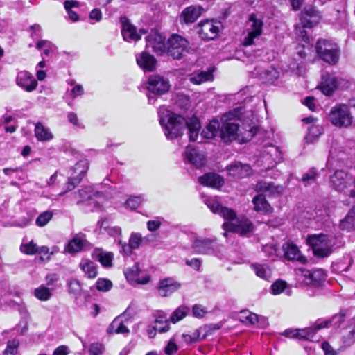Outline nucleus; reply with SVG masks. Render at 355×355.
<instances>
[{
  "mask_svg": "<svg viewBox=\"0 0 355 355\" xmlns=\"http://www.w3.org/2000/svg\"><path fill=\"white\" fill-rule=\"evenodd\" d=\"M158 115L159 123L168 139H173L182 135L187 126L189 130L190 141L197 140L200 124L196 117H192L186 121L184 117L171 112L164 106L159 108Z\"/></svg>",
  "mask_w": 355,
  "mask_h": 355,
  "instance_id": "nucleus-1",
  "label": "nucleus"
},
{
  "mask_svg": "<svg viewBox=\"0 0 355 355\" xmlns=\"http://www.w3.org/2000/svg\"><path fill=\"white\" fill-rule=\"evenodd\" d=\"M205 202L212 212L220 215L227 220L223 225L225 232H233L241 235H245L253 231L254 226L250 220L246 218H237L233 209L222 207L216 199L208 198Z\"/></svg>",
  "mask_w": 355,
  "mask_h": 355,
  "instance_id": "nucleus-2",
  "label": "nucleus"
},
{
  "mask_svg": "<svg viewBox=\"0 0 355 355\" xmlns=\"http://www.w3.org/2000/svg\"><path fill=\"white\" fill-rule=\"evenodd\" d=\"M344 315H334L331 319L318 322L314 326L303 329L286 330L285 334L290 338H298L301 339L314 340L316 331L322 328L334 327H338L344 321Z\"/></svg>",
  "mask_w": 355,
  "mask_h": 355,
  "instance_id": "nucleus-3",
  "label": "nucleus"
},
{
  "mask_svg": "<svg viewBox=\"0 0 355 355\" xmlns=\"http://www.w3.org/2000/svg\"><path fill=\"white\" fill-rule=\"evenodd\" d=\"M223 121L220 135L225 142H230L236 139L241 141H247L254 135V130L252 128L243 130L239 128V124L234 121L227 120V118L223 119Z\"/></svg>",
  "mask_w": 355,
  "mask_h": 355,
  "instance_id": "nucleus-4",
  "label": "nucleus"
},
{
  "mask_svg": "<svg viewBox=\"0 0 355 355\" xmlns=\"http://www.w3.org/2000/svg\"><path fill=\"white\" fill-rule=\"evenodd\" d=\"M306 242L311 247L316 257H326L331 254L335 245L336 239L327 234H312L307 236Z\"/></svg>",
  "mask_w": 355,
  "mask_h": 355,
  "instance_id": "nucleus-5",
  "label": "nucleus"
},
{
  "mask_svg": "<svg viewBox=\"0 0 355 355\" xmlns=\"http://www.w3.org/2000/svg\"><path fill=\"white\" fill-rule=\"evenodd\" d=\"M320 12L312 6L305 7L300 17V24L295 27L296 34L306 44L309 42V38L304 28H312L320 21Z\"/></svg>",
  "mask_w": 355,
  "mask_h": 355,
  "instance_id": "nucleus-6",
  "label": "nucleus"
},
{
  "mask_svg": "<svg viewBox=\"0 0 355 355\" xmlns=\"http://www.w3.org/2000/svg\"><path fill=\"white\" fill-rule=\"evenodd\" d=\"M318 56L329 64H335L340 58V49L338 44L327 40H319L316 44Z\"/></svg>",
  "mask_w": 355,
  "mask_h": 355,
  "instance_id": "nucleus-7",
  "label": "nucleus"
},
{
  "mask_svg": "<svg viewBox=\"0 0 355 355\" xmlns=\"http://www.w3.org/2000/svg\"><path fill=\"white\" fill-rule=\"evenodd\" d=\"M328 119L338 128H347L353 121L349 106L345 104H338L333 107L328 115Z\"/></svg>",
  "mask_w": 355,
  "mask_h": 355,
  "instance_id": "nucleus-8",
  "label": "nucleus"
},
{
  "mask_svg": "<svg viewBox=\"0 0 355 355\" xmlns=\"http://www.w3.org/2000/svg\"><path fill=\"white\" fill-rule=\"evenodd\" d=\"M263 20L256 14H251L246 24L247 35L244 38L243 44L250 46L254 44V40L262 33Z\"/></svg>",
  "mask_w": 355,
  "mask_h": 355,
  "instance_id": "nucleus-9",
  "label": "nucleus"
},
{
  "mask_svg": "<svg viewBox=\"0 0 355 355\" xmlns=\"http://www.w3.org/2000/svg\"><path fill=\"white\" fill-rule=\"evenodd\" d=\"M188 41L178 35H173L167 41L168 55L173 59L179 60L187 51Z\"/></svg>",
  "mask_w": 355,
  "mask_h": 355,
  "instance_id": "nucleus-10",
  "label": "nucleus"
},
{
  "mask_svg": "<svg viewBox=\"0 0 355 355\" xmlns=\"http://www.w3.org/2000/svg\"><path fill=\"white\" fill-rule=\"evenodd\" d=\"M78 203H84L92 207L91 210H98L100 208L101 195L95 192L92 187H87L80 190L78 193Z\"/></svg>",
  "mask_w": 355,
  "mask_h": 355,
  "instance_id": "nucleus-11",
  "label": "nucleus"
},
{
  "mask_svg": "<svg viewBox=\"0 0 355 355\" xmlns=\"http://www.w3.org/2000/svg\"><path fill=\"white\" fill-rule=\"evenodd\" d=\"M198 33L202 40H211L217 37L220 28L219 22L212 20L201 21L198 25Z\"/></svg>",
  "mask_w": 355,
  "mask_h": 355,
  "instance_id": "nucleus-12",
  "label": "nucleus"
},
{
  "mask_svg": "<svg viewBox=\"0 0 355 355\" xmlns=\"http://www.w3.org/2000/svg\"><path fill=\"white\" fill-rule=\"evenodd\" d=\"M184 159L185 162L191 164L196 168L204 166L207 162L205 154L190 145L186 148Z\"/></svg>",
  "mask_w": 355,
  "mask_h": 355,
  "instance_id": "nucleus-13",
  "label": "nucleus"
},
{
  "mask_svg": "<svg viewBox=\"0 0 355 355\" xmlns=\"http://www.w3.org/2000/svg\"><path fill=\"white\" fill-rule=\"evenodd\" d=\"M165 37L156 31H153L146 37L147 49L151 48L157 55H162L166 52V44L165 42Z\"/></svg>",
  "mask_w": 355,
  "mask_h": 355,
  "instance_id": "nucleus-14",
  "label": "nucleus"
},
{
  "mask_svg": "<svg viewBox=\"0 0 355 355\" xmlns=\"http://www.w3.org/2000/svg\"><path fill=\"white\" fill-rule=\"evenodd\" d=\"M170 84L166 78L158 75L150 76L147 83L148 90L155 94L162 95L166 93Z\"/></svg>",
  "mask_w": 355,
  "mask_h": 355,
  "instance_id": "nucleus-15",
  "label": "nucleus"
},
{
  "mask_svg": "<svg viewBox=\"0 0 355 355\" xmlns=\"http://www.w3.org/2000/svg\"><path fill=\"white\" fill-rule=\"evenodd\" d=\"M89 165L87 161L81 160L76 164L70 171L67 190L70 191L78 184L87 171Z\"/></svg>",
  "mask_w": 355,
  "mask_h": 355,
  "instance_id": "nucleus-16",
  "label": "nucleus"
},
{
  "mask_svg": "<svg viewBox=\"0 0 355 355\" xmlns=\"http://www.w3.org/2000/svg\"><path fill=\"white\" fill-rule=\"evenodd\" d=\"M144 239L140 233L133 232L130 234L128 243L118 241V245L120 246V253L124 256H129L132 253V250L138 249L142 244Z\"/></svg>",
  "mask_w": 355,
  "mask_h": 355,
  "instance_id": "nucleus-17",
  "label": "nucleus"
},
{
  "mask_svg": "<svg viewBox=\"0 0 355 355\" xmlns=\"http://www.w3.org/2000/svg\"><path fill=\"white\" fill-rule=\"evenodd\" d=\"M121 33L124 40L128 42L137 41L140 40L141 35L145 34L146 31L140 29L139 32L135 26L132 25L125 17L121 18Z\"/></svg>",
  "mask_w": 355,
  "mask_h": 355,
  "instance_id": "nucleus-18",
  "label": "nucleus"
},
{
  "mask_svg": "<svg viewBox=\"0 0 355 355\" xmlns=\"http://www.w3.org/2000/svg\"><path fill=\"white\" fill-rule=\"evenodd\" d=\"M16 84L27 92L34 91L37 86V82L34 76L27 71L17 73Z\"/></svg>",
  "mask_w": 355,
  "mask_h": 355,
  "instance_id": "nucleus-19",
  "label": "nucleus"
},
{
  "mask_svg": "<svg viewBox=\"0 0 355 355\" xmlns=\"http://www.w3.org/2000/svg\"><path fill=\"white\" fill-rule=\"evenodd\" d=\"M342 81L343 80L334 75L324 74L320 87L324 94L329 96L338 87Z\"/></svg>",
  "mask_w": 355,
  "mask_h": 355,
  "instance_id": "nucleus-20",
  "label": "nucleus"
},
{
  "mask_svg": "<svg viewBox=\"0 0 355 355\" xmlns=\"http://www.w3.org/2000/svg\"><path fill=\"white\" fill-rule=\"evenodd\" d=\"M204 8L200 6H191L187 7L182 12L180 20L185 24H193L202 14Z\"/></svg>",
  "mask_w": 355,
  "mask_h": 355,
  "instance_id": "nucleus-21",
  "label": "nucleus"
},
{
  "mask_svg": "<svg viewBox=\"0 0 355 355\" xmlns=\"http://www.w3.org/2000/svg\"><path fill=\"white\" fill-rule=\"evenodd\" d=\"M193 249L198 254H209L216 250V243L211 239H196L192 245Z\"/></svg>",
  "mask_w": 355,
  "mask_h": 355,
  "instance_id": "nucleus-22",
  "label": "nucleus"
},
{
  "mask_svg": "<svg viewBox=\"0 0 355 355\" xmlns=\"http://www.w3.org/2000/svg\"><path fill=\"white\" fill-rule=\"evenodd\" d=\"M228 175L235 178H243L251 173V167L249 164L235 162L226 168Z\"/></svg>",
  "mask_w": 355,
  "mask_h": 355,
  "instance_id": "nucleus-23",
  "label": "nucleus"
},
{
  "mask_svg": "<svg viewBox=\"0 0 355 355\" xmlns=\"http://www.w3.org/2000/svg\"><path fill=\"white\" fill-rule=\"evenodd\" d=\"M141 273V270L138 263H136L132 267L127 268L125 271V275L129 282L140 284H147L150 280V277L147 275L140 276Z\"/></svg>",
  "mask_w": 355,
  "mask_h": 355,
  "instance_id": "nucleus-24",
  "label": "nucleus"
},
{
  "mask_svg": "<svg viewBox=\"0 0 355 355\" xmlns=\"http://www.w3.org/2000/svg\"><path fill=\"white\" fill-rule=\"evenodd\" d=\"M180 288V284L171 278L161 280L158 287V294L162 297H167L178 290Z\"/></svg>",
  "mask_w": 355,
  "mask_h": 355,
  "instance_id": "nucleus-25",
  "label": "nucleus"
},
{
  "mask_svg": "<svg viewBox=\"0 0 355 355\" xmlns=\"http://www.w3.org/2000/svg\"><path fill=\"white\" fill-rule=\"evenodd\" d=\"M137 64L145 71H152L156 68L155 58L146 52H142L136 55Z\"/></svg>",
  "mask_w": 355,
  "mask_h": 355,
  "instance_id": "nucleus-26",
  "label": "nucleus"
},
{
  "mask_svg": "<svg viewBox=\"0 0 355 355\" xmlns=\"http://www.w3.org/2000/svg\"><path fill=\"white\" fill-rule=\"evenodd\" d=\"M283 249L284 250V256L287 259L297 261L302 263L306 262V258L301 254L297 245L287 243L283 245Z\"/></svg>",
  "mask_w": 355,
  "mask_h": 355,
  "instance_id": "nucleus-27",
  "label": "nucleus"
},
{
  "mask_svg": "<svg viewBox=\"0 0 355 355\" xmlns=\"http://www.w3.org/2000/svg\"><path fill=\"white\" fill-rule=\"evenodd\" d=\"M198 182L205 186L220 188L224 183L223 178L215 173H207L198 179Z\"/></svg>",
  "mask_w": 355,
  "mask_h": 355,
  "instance_id": "nucleus-28",
  "label": "nucleus"
},
{
  "mask_svg": "<svg viewBox=\"0 0 355 355\" xmlns=\"http://www.w3.org/2000/svg\"><path fill=\"white\" fill-rule=\"evenodd\" d=\"M263 157L268 163L277 164L282 159V155L279 148L273 145L266 147L263 151Z\"/></svg>",
  "mask_w": 355,
  "mask_h": 355,
  "instance_id": "nucleus-29",
  "label": "nucleus"
},
{
  "mask_svg": "<svg viewBox=\"0 0 355 355\" xmlns=\"http://www.w3.org/2000/svg\"><path fill=\"white\" fill-rule=\"evenodd\" d=\"M79 267L89 279H94L98 275L97 266L89 259H82L79 263Z\"/></svg>",
  "mask_w": 355,
  "mask_h": 355,
  "instance_id": "nucleus-30",
  "label": "nucleus"
},
{
  "mask_svg": "<svg viewBox=\"0 0 355 355\" xmlns=\"http://www.w3.org/2000/svg\"><path fill=\"white\" fill-rule=\"evenodd\" d=\"M251 268L259 278L267 281L272 278V270L267 264L253 263Z\"/></svg>",
  "mask_w": 355,
  "mask_h": 355,
  "instance_id": "nucleus-31",
  "label": "nucleus"
},
{
  "mask_svg": "<svg viewBox=\"0 0 355 355\" xmlns=\"http://www.w3.org/2000/svg\"><path fill=\"white\" fill-rule=\"evenodd\" d=\"M252 202L254 204V209L257 211H262L263 213H269L272 208L266 200L265 196L258 194L253 198Z\"/></svg>",
  "mask_w": 355,
  "mask_h": 355,
  "instance_id": "nucleus-32",
  "label": "nucleus"
},
{
  "mask_svg": "<svg viewBox=\"0 0 355 355\" xmlns=\"http://www.w3.org/2000/svg\"><path fill=\"white\" fill-rule=\"evenodd\" d=\"M34 132L35 137L40 141H49L53 137L50 130L40 123L35 125Z\"/></svg>",
  "mask_w": 355,
  "mask_h": 355,
  "instance_id": "nucleus-33",
  "label": "nucleus"
},
{
  "mask_svg": "<svg viewBox=\"0 0 355 355\" xmlns=\"http://www.w3.org/2000/svg\"><path fill=\"white\" fill-rule=\"evenodd\" d=\"M355 225V209L349 211L345 217L340 221L339 227L342 230L350 231Z\"/></svg>",
  "mask_w": 355,
  "mask_h": 355,
  "instance_id": "nucleus-34",
  "label": "nucleus"
},
{
  "mask_svg": "<svg viewBox=\"0 0 355 355\" xmlns=\"http://www.w3.org/2000/svg\"><path fill=\"white\" fill-rule=\"evenodd\" d=\"M107 332L109 334H128L129 329L123 324L121 317H118L110 324Z\"/></svg>",
  "mask_w": 355,
  "mask_h": 355,
  "instance_id": "nucleus-35",
  "label": "nucleus"
},
{
  "mask_svg": "<svg viewBox=\"0 0 355 355\" xmlns=\"http://www.w3.org/2000/svg\"><path fill=\"white\" fill-rule=\"evenodd\" d=\"M205 330V328H199L196 329L191 334H183L182 337L184 342L187 345H191L193 343L198 342L205 338L206 335H201V333Z\"/></svg>",
  "mask_w": 355,
  "mask_h": 355,
  "instance_id": "nucleus-36",
  "label": "nucleus"
},
{
  "mask_svg": "<svg viewBox=\"0 0 355 355\" xmlns=\"http://www.w3.org/2000/svg\"><path fill=\"white\" fill-rule=\"evenodd\" d=\"M85 244V241L76 236L69 241L65 250L70 254L76 253L83 250Z\"/></svg>",
  "mask_w": 355,
  "mask_h": 355,
  "instance_id": "nucleus-37",
  "label": "nucleus"
},
{
  "mask_svg": "<svg viewBox=\"0 0 355 355\" xmlns=\"http://www.w3.org/2000/svg\"><path fill=\"white\" fill-rule=\"evenodd\" d=\"M295 273L297 279L301 284L311 286V270H309L303 268H300L296 269Z\"/></svg>",
  "mask_w": 355,
  "mask_h": 355,
  "instance_id": "nucleus-38",
  "label": "nucleus"
},
{
  "mask_svg": "<svg viewBox=\"0 0 355 355\" xmlns=\"http://www.w3.org/2000/svg\"><path fill=\"white\" fill-rule=\"evenodd\" d=\"M213 79V75L211 71H202L194 73L189 78L190 82L195 85H200L204 82Z\"/></svg>",
  "mask_w": 355,
  "mask_h": 355,
  "instance_id": "nucleus-39",
  "label": "nucleus"
},
{
  "mask_svg": "<svg viewBox=\"0 0 355 355\" xmlns=\"http://www.w3.org/2000/svg\"><path fill=\"white\" fill-rule=\"evenodd\" d=\"M33 295L37 300L42 302L48 301L53 295L51 291L44 284L35 288Z\"/></svg>",
  "mask_w": 355,
  "mask_h": 355,
  "instance_id": "nucleus-40",
  "label": "nucleus"
},
{
  "mask_svg": "<svg viewBox=\"0 0 355 355\" xmlns=\"http://www.w3.org/2000/svg\"><path fill=\"white\" fill-rule=\"evenodd\" d=\"M318 173L315 168H311L306 173H304L301 182L305 186H309L316 182V179L318 176Z\"/></svg>",
  "mask_w": 355,
  "mask_h": 355,
  "instance_id": "nucleus-41",
  "label": "nucleus"
},
{
  "mask_svg": "<svg viewBox=\"0 0 355 355\" xmlns=\"http://www.w3.org/2000/svg\"><path fill=\"white\" fill-rule=\"evenodd\" d=\"M189 309L185 306L177 308L169 318L170 322L175 324L182 320L189 313Z\"/></svg>",
  "mask_w": 355,
  "mask_h": 355,
  "instance_id": "nucleus-42",
  "label": "nucleus"
},
{
  "mask_svg": "<svg viewBox=\"0 0 355 355\" xmlns=\"http://www.w3.org/2000/svg\"><path fill=\"white\" fill-rule=\"evenodd\" d=\"M219 128L220 129L219 122L216 120L211 121L207 125L206 129L202 130V135L206 138H212L216 135Z\"/></svg>",
  "mask_w": 355,
  "mask_h": 355,
  "instance_id": "nucleus-43",
  "label": "nucleus"
},
{
  "mask_svg": "<svg viewBox=\"0 0 355 355\" xmlns=\"http://www.w3.org/2000/svg\"><path fill=\"white\" fill-rule=\"evenodd\" d=\"M261 77L266 83H272L279 78V71L273 67H269L261 74Z\"/></svg>",
  "mask_w": 355,
  "mask_h": 355,
  "instance_id": "nucleus-44",
  "label": "nucleus"
},
{
  "mask_svg": "<svg viewBox=\"0 0 355 355\" xmlns=\"http://www.w3.org/2000/svg\"><path fill=\"white\" fill-rule=\"evenodd\" d=\"M54 215V211H45L41 213L36 218L35 224L38 227H44L52 219Z\"/></svg>",
  "mask_w": 355,
  "mask_h": 355,
  "instance_id": "nucleus-45",
  "label": "nucleus"
},
{
  "mask_svg": "<svg viewBox=\"0 0 355 355\" xmlns=\"http://www.w3.org/2000/svg\"><path fill=\"white\" fill-rule=\"evenodd\" d=\"M257 189L259 191L270 193H279L280 187H276L272 182H259L257 184Z\"/></svg>",
  "mask_w": 355,
  "mask_h": 355,
  "instance_id": "nucleus-46",
  "label": "nucleus"
},
{
  "mask_svg": "<svg viewBox=\"0 0 355 355\" xmlns=\"http://www.w3.org/2000/svg\"><path fill=\"white\" fill-rule=\"evenodd\" d=\"M311 286H318L321 282L324 281L326 274L322 269L316 268L311 270Z\"/></svg>",
  "mask_w": 355,
  "mask_h": 355,
  "instance_id": "nucleus-47",
  "label": "nucleus"
},
{
  "mask_svg": "<svg viewBox=\"0 0 355 355\" xmlns=\"http://www.w3.org/2000/svg\"><path fill=\"white\" fill-rule=\"evenodd\" d=\"M37 48L42 50V53L48 56L53 51L54 45L49 41L40 40L37 43Z\"/></svg>",
  "mask_w": 355,
  "mask_h": 355,
  "instance_id": "nucleus-48",
  "label": "nucleus"
},
{
  "mask_svg": "<svg viewBox=\"0 0 355 355\" xmlns=\"http://www.w3.org/2000/svg\"><path fill=\"white\" fill-rule=\"evenodd\" d=\"M113 254L111 252H100L98 255L99 262L105 267L112 266Z\"/></svg>",
  "mask_w": 355,
  "mask_h": 355,
  "instance_id": "nucleus-49",
  "label": "nucleus"
},
{
  "mask_svg": "<svg viewBox=\"0 0 355 355\" xmlns=\"http://www.w3.org/2000/svg\"><path fill=\"white\" fill-rule=\"evenodd\" d=\"M20 250L24 254L32 255L37 252V246L32 241L28 243L22 244L20 247Z\"/></svg>",
  "mask_w": 355,
  "mask_h": 355,
  "instance_id": "nucleus-50",
  "label": "nucleus"
},
{
  "mask_svg": "<svg viewBox=\"0 0 355 355\" xmlns=\"http://www.w3.org/2000/svg\"><path fill=\"white\" fill-rule=\"evenodd\" d=\"M144 198L141 196L130 197L125 202V207L131 209H135L139 207Z\"/></svg>",
  "mask_w": 355,
  "mask_h": 355,
  "instance_id": "nucleus-51",
  "label": "nucleus"
},
{
  "mask_svg": "<svg viewBox=\"0 0 355 355\" xmlns=\"http://www.w3.org/2000/svg\"><path fill=\"white\" fill-rule=\"evenodd\" d=\"M286 286L287 284L286 282L283 280H277L271 286L272 292L274 295H279L286 288Z\"/></svg>",
  "mask_w": 355,
  "mask_h": 355,
  "instance_id": "nucleus-52",
  "label": "nucleus"
},
{
  "mask_svg": "<svg viewBox=\"0 0 355 355\" xmlns=\"http://www.w3.org/2000/svg\"><path fill=\"white\" fill-rule=\"evenodd\" d=\"M208 313V310L200 304H195L192 308V315L195 318H202Z\"/></svg>",
  "mask_w": 355,
  "mask_h": 355,
  "instance_id": "nucleus-53",
  "label": "nucleus"
},
{
  "mask_svg": "<svg viewBox=\"0 0 355 355\" xmlns=\"http://www.w3.org/2000/svg\"><path fill=\"white\" fill-rule=\"evenodd\" d=\"M112 286V282L106 279H98L96 282V288L101 291H107Z\"/></svg>",
  "mask_w": 355,
  "mask_h": 355,
  "instance_id": "nucleus-54",
  "label": "nucleus"
},
{
  "mask_svg": "<svg viewBox=\"0 0 355 355\" xmlns=\"http://www.w3.org/2000/svg\"><path fill=\"white\" fill-rule=\"evenodd\" d=\"M19 346V341L17 340H10L8 343L7 347L5 353L10 355H16L17 352V347Z\"/></svg>",
  "mask_w": 355,
  "mask_h": 355,
  "instance_id": "nucleus-55",
  "label": "nucleus"
},
{
  "mask_svg": "<svg viewBox=\"0 0 355 355\" xmlns=\"http://www.w3.org/2000/svg\"><path fill=\"white\" fill-rule=\"evenodd\" d=\"M103 352V346L98 343L91 344L88 349L89 355H101Z\"/></svg>",
  "mask_w": 355,
  "mask_h": 355,
  "instance_id": "nucleus-56",
  "label": "nucleus"
},
{
  "mask_svg": "<svg viewBox=\"0 0 355 355\" xmlns=\"http://www.w3.org/2000/svg\"><path fill=\"white\" fill-rule=\"evenodd\" d=\"M320 134V129L318 126L311 125L309 128V132L306 139L312 141L313 139L317 138Z\"/></svg>",
  "mask_w": 355,
  "mask_h": 355,
  "instance_id": "nucleus-57",
  "label": "nucleus"
},
{
  "mask_svg": "<svg viewBox=\"0 0 355 355\" xmlns=\"http://www.w3.org/2000/svg\"><path fill=\"white\" fill-rule=\"evenodd\" d=\"M342 340L343 346L349 347L355 343V337H354L348 330L347 332L343 334Z\"/></svg>",
  "mask_w": 355,
  "mask_h": 355,
  "instance_id": "nucleus-58",
  "label": "nucleus"
},
{
  "mask_svg": "<svg viewBox=\"0 0 355 355\" xmlns=\"http://www.w3.org/2000/svg\"><path fill=\"white\" fill-rule=\"evenodd\" d=\"M178 347L173 340H170L164 349L166 355H173L178 352Z\"/></svg>",
  "mask_w": 355,
  "mask_h": 355,
  "instance_id": "nucleus-59",
  "label": "nucleus"
},
{
  "mask_svg": "<svg viewBox=\"0 0 355 355\" xmlns=\"http://www.w3.org/2000/svg\"><path fill=\"white\" fill-rule=\"evenodd\" d=\"M242 317L244 318L247 321H248L250 324H255L259 322V317L257 314L250 313L248 311H243Z\"/></svg>",
  "mask_w": 355,
  "mask_h": 355,
  "instance_id": "nucleus-60",
  "label": "nucleus"
},
{
  "mask_svg": "<svg viewBox=\"0 0 355 355\" xmlns=\"http://www.w3.org/2000/svg\"><path fill=\"white\" fill-rule=\"evenodd\" d=\"M162 224L160 219L157 218L155 220H148L147 222V228L150 232H154L158 230Z\"/></svg>",
  "mask_w": 355,
  "mask_h": 355,
  "instance_id": "nucleus-61",
  "label": "nucleus"
},
{
  "mask_svg": "<svg viewBox=\"0 0 355 355\" xmlns=\"http://www.w3.org/2000/svg\"><path fill=\"white\" fill-rule=\"evenodd\" d=\"M107 233L114 237H118L121 235V228L118 226L108 227L106 228Z\"/></svg>",
  "mask_w": 355,
  "mask_h": 355,
  "instance_id": "nucleus-62",
  "label": "nucleus"
},
{
  "mask_svg": "<svg viewBox=\"0 0 355 355\" xmlns=\"http://www.w3.org/2000/svg\"><path fill=\"white\" fill-rule=\"evenodd\" d=\"M84 94V89L82 85H75L71 91V96L73 98H75L79 96H82Z\"/></svg>",
  "mask_w": 355,
  "mask_h": 355,
  "instance_id": "nucleus-63",
  "label": "nucleus"
},
{
  "mask_svg": "<svg viewBox=\"0 0 355 355\" xmlns=\"http://www.w3.org/2000/svg\"><path fill=\"white\" fill-rule=\"evenodd\" d=\"M322 348L324 352L325 355H336V351L327 342H323L322 344Z\"/></svg>",
  "mask_w": 355,
  "mask_h": 355,
  "instance_id": "nucleus-64",
  "label": "nucleus"
}]
</instances>
